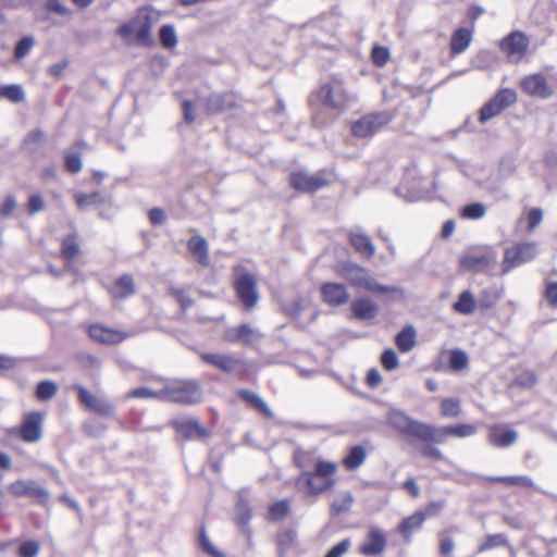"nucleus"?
<instances>
[{
  "instance_id": "nucleus-1",
  "label": "nucleus",
  "mask_w": 557,
  "mask_h": 557,
  "mask_svg": "<svg viewBox=\"0 0 557 557\" xmlns=\"http://www.w3.org/2000/svg\"><path fill=\"white\" fill-rule=\"evenodd\" d=\"M335 471V463L329 461H317L313 465V471H305L297 479L296 486L299 491L308 495L323 493L333 485Z\"/></svg>"
},
{
  "instance_id": "nucleus-2",
  "label": "nucleus",
  "mask_w": 557,
  "mask_h": 557,
  "mask_svg": "<svg viewBox=\"0 0 557 557\" xmlns=\"http://www.w3.org/2000/svg\"><path fill=\"white\" fill-rule=\"evenodd\" d=\"M202 399V389L196 381H171L164 386V401L195 405Z\"/></svg>"
},
{
  "instance_id": "nucleus-3",
  "label": "nucleus",
  "mask_w": 557,
  "mask_h": 557,
  "mask_svg": "<svg viewBox=\"0 0 557 557\" xmlns=\"http://www.w3.org/2000/svg\"><path fill=\"white\" fill-rule=\"evenodd\" d=\"M350 285L360 287L370 293L391 294L394 297L403 298L404 292L397 286H386L377 283L370 270L358 264L350 263Z\"/></svg>"
},
{
  "instance_id": "nucleus-4",
  "label": "nucleus",
  "mask_w": 557,
  "mask_h": 557,
  "mask_svg": "<svg viewBox=\"0 0 557 557\" xmlns=\"http://www.w3.org/2000/svg\"><path fill=\"white\" fill-rule=\"evenodd\" d=\"M234 288L246 310L253 309L259 301V292L255 276L240 269L236 271Z\"/></svg>"
},
{
  "instance_id": "nucleus-5",
  "label": "nucleus",
  "mask_w": 557,
  "mask_h": 557,
  "mask_svg": "<svg viewBox=\"0 0 557 557\" xmlns=\"http://www.w3.org/2000/svg\"><path fill=\"white\" fill-rule=\"evenodd\" d=\"M388 423L401 433L426 442L430 424L414 420L400 410H392L387 416Z\"/></svg>"
},
{
  "instance_id": "nucleus-6",
  "label": "nucleus",
  "mask_w": 557,
  "mask_h": 557,
  "mask_svg": "<svg viewBox=\"0 0 557 557\" xmlns=\"http://www.w3.org/2000/svg\"><path fill=\"white\" fill-rule=\"evenodd\" d=\"M478 432L475 424L460 423L436 426L430 424L426 443L444 444L449 437L466 438Z\"/></svg>"
},
{
  "instance_id": "nucleus-7",
  "label": "nucleus",
  "mask_w": 557,
  "mask_h": 557,
  "mask_svg": "<svg viewBox=\"0 0 557 557\" xmlns=\"http://www.w3.org/2000/svg\"><path fill=\"white\" fill-rule=\"evenodd\" d=\"M539 253L535 243H522L505 250L502 273L507 274L512 269L533 260Z\"/></svg>"
},
{
  "instance_id": "nucleus-8",
  "label": "nucleus",
  "mask_w": 557,
  "mask_h": 557,
  "mask_svg": "<svg viewBox=\"0 0 557 557\" xmlns=\"http://www.w3.org/2000/svg\"><path fill=\"white\" fill-rule=\"evenodd\" d=\"M389 121L391 116L386 112L368 114L350 125V133L357 137L372 136Z\"/></svg>"
},
{
  "instance_id": "nucleus-9",
  "label": "nucleus",
  "mask_w": 557,
  "mask_h": 557,
  "mask_svg": "<svg viewBox=\"0 0 557 557\" xmlns=\"http://www.w3.org/2000/svg\"><path fill=\"white\" fill-rule=\"evenodd\" d=\"M529 46L528 38L523 33L513 32L500 42V50L511 63H518L527 53Z\"/></svg>"
},
{
  "instance_id": "nucleus-10",
  "label": "nucleus",
  "mask_w": 557,
  "mask_h": 557,
  "mask_svg": "<svg viewBox=\"0 0 557 557\" xmlns=\"http://www.w3.org/2000/svg\"><path fill=\"white\" fill-rule=\"evenodd\" d=\"M150 30L149 16L146 13H139L135 18L119 28V35L125 39L135 38L145 41L150 35Z\"/></svg>"
},
{
  "instance_id": "nucleus-11",
  "label": "nucleus",
  "mask_w": 557,
  "mask_h": 557,
  "mask_svg": "<svg viewBox=\"0 0 557 557\" xmlns=\"http://www.w3.org/2000/svg\"><path fill=\"white\" fill-rule=\"evenodd\" d=\"M44 416L40 412H29L24 416L18 429L21 438L26 443H37L42 437Z\"/></svg>"
},
{
  "instance_id": "nucleus-12",
  "label": "nucleus",
  "mask_w": 557,
  "mask_h": 557,
  "mask_svg": "<svg viewBox=\"0 0 557 557\" xmlns=\"http://www.w3.org/2000/svg\"><path fill=\"white\" fill-rule=\"evenodd\" d=\"M171 424L175 431L186 440H206L211 435V432L201 426L196 418H176Z\"/></svg>"
},
{
  "instance_id": "nucleus-13",
  "label": "nucleus",
  "mask_w": 557,
  "mask_h": 557,
  "mask_svg": "<svg viewBox=\"0 0 557 557\" xmlns=\"http://www.w3.org/2000/svg\"><path fill=\"white\" fill-rule=\"evenodd\" d=\"M289 184L299 191L313 193L327 185V180L322 174L295 172L289 176Z\"/></svg>"
},
{
  "instance_id": "nucleus-14",
  "label": "nucleus",
  "mask_w": 557,
  "mask_h": 557,
  "mask_svg": "<svg viewBox=\"0 0 557 557\" xmlns=\"http://www.w3.org/2000/svg\"><path fill=\"white\" fill-rule=\"evenodd\" d=\"M386 544L387 539L385 533L377 528H372L367 533V536L363 543L360 545L359 550L367 557H374L381 555L384 552Z\"/></svg>"
},
{
  "instance_id": "nucleus-15",
  "label": "nucleus",
  "mask_w": 557,
  "mask_h": 557,
  "mask_svg": "<svg viewBox=\"0 0 557 557\" xmlns=\"http://www.w3.org/2000/svg\"><path fill=\"white\" fill-rule=\"evenodd\" d=\"M318 96L324 104L333 109H341L346 103V94L343 83L339 81H332L329 85L323 86Z\"/></svg>"
},
{
  "instance_id": "nucleus-16",
  "label": "nucleus",
  "mask_w": 557,
  "mask_h": 557,
  "mask_svg": "<svg viewBox=\"0 0 557 557\" xmlns=\"http://www.w3.org/2000/svg\"><path fill=\"white\" fill-rule=\"evenodd\" d=\"M10 494L14 496H30L40 499H48L49 493L39 486L35 481L18 480L11 483L8 487Z\"/></svg>"
},
{
  "instance_id": "nucleus-17",
  "label": "nucleus",
  "mask_w": 557,
  "mask_h": 557,
  "mask_svg": "<svg viewBox=\"0 0 557 557\" xmlns=\"http://www.w3.org/2000/svg\"><path fill=\"white\" fill-rule=\"evenodd\" d=\"M350 246L366 260L371 259L376 252V247L371 237L359 230L350 231Z\"/></svg>"
},
{
  "instance_id": "nucleus-18",
  "label": "nucleus",
  "mask_w": 557,
  "mask_h": 557,
  "mask_svg": "<svg viewBox=\"0 0 557 557\" xmlns=\"http://www.w3.org/2000/svg\"><path fill=\"white\" fill-rule=\"evenodd\" d=\"M521 87L527 94L543 99L550 97L553 94V90L547 85L546 78L542 74L525 76L521 82Z\"/></svg>"
},
{
  "instance_id": "nucleus-19",
  "label": "nucleus",
  "mask_w": 557,
  "mask_h": 557,
  "mask_svg": "<svg viewBox=\"0 0 557 557\" xmlns=\"http://www.w3.org/2000/svg\"><path fill=\"white\" fill-rule=\"evenodd\" d=\"M89 336L102 344H119L126 339L129 334L119 330L108 329L101 324H94L89 326Z\"/></svg>"
},
{
  "instance_id": "nucleus-20",
  "label": "nucleus",
  "mask_w": 557,
  "mask_h": 557,
  "mask_svg": "<svg viewBox=\"0 0 557 557\" xmlns=\"http://www.w3.org/2000/svg\"><path fill=\"white\" fill-rule=\"evenodd\" d=\"M78 396L82 404L100 414L111 416L114 412V407L109 401L95 396L84 387H78Z\"/></svg>"
},
{
  "instance_id": "nucleus-21",
  "label": "nucleus",
  "mask_w": 557,
  "mask_h": 557,
  "mask_svg": "<svg viewBox=\"0 0 557 557\" xmlns=\"http://www.w3.org/2000/svg\"><path fill=\"white\" fill-rule=\"evenodd\" d=\"M262 337L258 330L250 327L247 324L239 325L226 331L224 338L230 343H245L251 344Z\"/></svg>"
},
{
  "instance_id": "nucleus-22",
  "label": "nucleus",
  "mask_w": 557,
  "mask_h": 557,
  "mask_svg": "<svg viewBox=\"0 0 557 557\" xmlns=\"http://www.w3.org/2000/svg\"><path fill=\"white\" fill-rule=\"evenodd\" d=\"M517 438V431L512 429H503L499 425L491 426L487 435L490 444L500 448L511 446Z\"/></svg>"
},
{
  "instance_id": "nucleus-23",
  "label": "nucleus",
  "mask_w": 557,
  "mask_h": 557,
  "mask_svg": "<svg viewBox=\"0 0 557 557\" xmlns=\"http://www.w3.org/2000/svg\"><path fill=\"white\" fill-rule=\"evenodd\" d=\"M200 358L226 373L234 372L240 363L239 359L230 355L201 352Z\"/></svg>"
},
{
  "instance_id": "nucleus-24",
  "label": "nucleus",
  "mask_w": 557,
  "mask_h": 557,
  "mask_svg": "<svg viewBox=\"0 0 557 557\" xmlns=\"http://www.w3.org/2000/svg\"><path fill=\"white\" fill-rule=\"evenodd\" d=\"M324 301L331 306L343 305L347 299V292L344 284L325 283L321 287Z\"/></svg>"
},
{
  "instance_id": "nucleus-25",
  "label": "nucleus",
  "mask_w": 557,
  "mask_h": 557,
  "mask_svg": "<svg viewBox=\"0 0 557 557\" xmlns=\"http://www.w3.org/2000/svg\"><path fill=\"white\" fill-rule=\"evenodd\" d=\"M187 248L199 264L203 267L210 264L209 245L205 237L200 235L193 236L187 243Z\"/></svg>"
},
{
  "instance_id": "nucleus-26",
  "label": "nucleus",
  "mask_w": 557,
  "mask_h": 557,
  "mask_svg": "<svg viewBox=\"0 0 557 557\" xmlns=\"http://www.w3.org/2000/svg\"><path fill=\"white\" fill-rule=\"evenodd\" d=\"M496 262L497 257L493 252L484 255H466L460 259V263L465 269L473 271H482Z\"/></svg>"
},
{
  "instance_id": "nucleus-27",
  "label": "nucleus",
  "mask_w": 557,
  "mask_h": 557,
  "mask_svg": "<svg viewBox=\"0 0 557 557\" xmlns=\"http://www.w3.org/2000/svg\"><path fill=\"white\" fill-rule=\"evenodd\" d=\"M425 521V515L422 511H417L413 515L405 518L397 527V532L403 535L405 541L409 542L412 534L420 530Z\"/></svg>"
},
{
  "instance_id": "nucleus-28",
  "label": "nucleus",
  "mask_w": 557,
  "mask_h": 557,
  "mask_svg": "<svg viewBox=\"0 0 557 557\" xmlns=\"http://www.w3.org/2000/svg\"><path fill=\"white\" fill-rule=\"evenodd\" d=\"M355 317L359 320H372L379 313L377 305L369 298L356 299L351 305Z\"/></svg>"
},
{
  "instance_id": "nucleus-29",
  "label": "nucleus",
  "mask_w": 557,
  "mask_h": 557,
  "mask_svg": "<svg viewBox=\"0 0 557 557\" xmlns=\"http://www.w3.org/2000/svg\"><path fill=\"white\" fill-rule=\"evenodd\" d=\"M472 40V33L468 28H458L451 36L450 52L453 55L462 53Z\"/></svg>"
},
{
  "instance_id": "nucleus-30",
  "label": "nucleus",
  "mask_w": 557,
  "mask_h": 557,
  "mask_svg": "<svg viewBox=\"0 0 557 557\" xmlns=\"http://www.w3.org/2000/svg\"><path fill=\"white\" fill-rule=\"evenodd\" d=\"M417 333L412 325L405 326L395 337L397 348L403 352H409L417 343Z\"/></svg>"
},
{
  "instance_id": "nucleus-31",
  "label": "nucleus",
  "mask_w": 557,
  "mask_h": 557,
  "mask_svg": "<svg viewBox=\"0 0 557 557\" xmlns=\"http://www.w3.org/2000/svg\"><path fill=\"white\" fill-rule=\"evenodd\" d=\"M114 298L123 299L134 294V281L131 275H123L116 280L111 289Z\"/></svg>"
},
{
  "instance_id": "nucleus-32",
  "label": "nucleus",
  "mask_w": 557,
  "mask_h": 557,
  "mask_svg": "<svg viewBox=\"0 0 557 557\" xmlns=\"http://www.w3.org/2000/svg\"><path fill=\"white\" fill-rule=\"evenodd\" d=\"M240 398L249 403L251 406H253L256 409H258L263 416L268 418H273V412L267 405V403L256 393L243 389L239 392Z\"/></svg>"
},
{
  "instance_id": "nucleus-33",
  "label": "nucleus",
  "mask_w": 557,
  "mask_h": 557,
  "mask_svg": "<svg viewBox=\"0 0 557 557\" xmlns=\"http://www.w3.org/2000/svg\"><path fill=\"white\" fill-rule=\"evenodd\" d=\"M503 289L496 285L485 287L479 297V306L484 309L492 308L502 297Z\"/></svg>"
},
{
  "instance_id": "nucleus-34",
  "label": "nucleus",
  "mask_w": 557,
  "mask_h": 557,
  "mask_svg": "<svg viewBox=\"0 0 557 557\" xmlns=\"http://www.w3.org/2000/svg\"><path fill=\"white\" fill-rule=\"evenodd\" d=\"M487 480L491 482H502L521 487H534L536 491L542 492L535 486L534 481L528 475L490 476Z\"/></svg>"
},
{
  "instance_id": "nucleus-35",
  "label": "nucleus",
  "mask_w": 557,
  "mask_h": 557,
  "mask_svg": "<svg viewBox=\"0 0 557 557\" xmlns=\"http://www.w3.org/2000/svg\"><path fill=\"white\" fill-rule=\"evenodd\" d=\"M456 312L461 314H471L475 310V299L470 290H463L458 300L453 305Z\"/></svg>"
},
{
  "instance_id": "nucleus-36",
  "label": "nucleus",
  "mask_w": 557,
  "mask_h": 557,
  "mask_svg": "<svg viewBox=\"0 0 557 557\" xmlns=\"http://www.w3.org/2000/svg\"><path fill=\"white\" fill-rule=\"evenodd\" d=\"M233 106V98L227 95L214 94L209 97L207 109L211 113H219Z\"/></svg>"
},
{
  "instance_id": "nucleus-37",
  "label": "nucleus",
  "mask_w": 557,
  "mask_h": 557,
  "mask_svg": "<svg viewBox=\"0 0 557 557\" xmlns=\"http://www.w3.org/2000/svg\"><path fill=\"white\" fill-rule=\"evenodd\" d=\"M461 412L460 399L456 397L444 398L441 401V414L445 418H456Z\"/></svg>"
},
{
  "instance_id": "nucleus-38",
  "label": "nucleus",
  "mask_w": 557,
  "mask_h": 557,
  "mask_svg": "<svg viewBox=\"0 0 557 557\" xmlns=\"http://www.w3.org/2000/svg\"><path fill=\"white\" fill-rule=\"evenodd\" d=\"M486 207L482 202H472L462 207L460 216L467 220H479L485 216Z\"/></svg>"
},
{
  "instance_id": "nucleus-39",
  "label": "nucleus",
  "mask_w": 557,
  "mask_h": 557,
  "mask_svg": "<svg viewBox=\"0 0 557 557\" xmlns=\"http://www.w3.org/2000/svg\"><path fill=\"white\" fill-rule=\"evenodd\" d=\"M24 90L21 85H2L0 99L5 98L11 102L18 103L24 100Z\"/></svg>"
},
{
  "instance_id": "nucleus-40",
  "label": "nucleus",
  "mask_w": 557,
  "mask_h": 557,
  "mask_svg": "<svg viewBox=\"0 0 557 557\" xmlns=\"http://www.w3.org/2000/svg\"><path fill=\"white\" fill-rule=\"evenodd\" d=\"M79 244L75 234H72L62 242V256L66 260L74 259L79 253Z\"/></svg>"
},
{
  "instance_id": "nucleus-41",
  "label": "nucleus",
  "mask_w": 557,
  "mask_h": 557,
  "mask_svg": "<svg viewBox=\"0 0 557 557\" xmlns=\"http://www.w3.org/2000/svg\"><path fill=\"white\" fill-rule=\"evenodd\" d=\"M508 544L507 536L503 533L487 535L485 541L478 547V553H484Z\"/></svg>"
},
{
  "instance_id": "nucleus-42",
  "label": "nucleus",
  "mask_w": 557,
  "mask_h": 557,
  "mask_svg": "<svg viewBox=\"0 0 557 557\" xmlns=\"http://www.w3.org/2000/svg\"><path fill=\"white\" fill-rule=\"evenodd\" d=\"M493 100L499 106V108L504 111L513 104L517 100V94L512 89L505 88L498 91Z\"/></svg>"
},
{
  "instance_id": "nucleus-43",
  "label": "nucleus",
  "mask_w": 557,
  "mask_h": 557,
  "mask_svg": "<svg viewBox=\"0 0 557 557\" xmlns=\"http://www.w3.org/2000/svg\"><path fill=\"white\" fill-rule=\"evenodd\" d=\"M468 356L463 350L454 349L449 355V367L451 370L460 371L468 366Z\"/></svg>"
},
{
  "instance_id": "nucleus-44",
  "label": "nucleus",
  "mask_w": 557,
  "mask_h": 557,
  "mask_svg": "<svg viewBox=\"0 0 557 557\" xmlns=\"http://www.w3.org/2000/svg\"><path fill=\"white\" fill-rule=\"evenodd\" d=\"M58 392V385L52 381H42L37 385L36 396L41 400L52 398Z\"/></svg>"
},
{
  "instance_id": "nucleus-45",
  "label": "nucleus",
  "mask_w": 557,
  "mask_h": 557,
  "mask_svg": "<svg viewBox=\"0 0 557 557\" xmlns=\"http://www.w3.org/2000/svg\"><path fill=\"white\" fill-rule=\"evenodd\" d=\"M35 45V40L32 36H25L23 37L15 46V49H14V58L16 60H22L24 59L26 55H28V53L30 52V50L33 49Z\"/></svg>"
},
{
  "instance_id": "nucleus-46",
  "label": "nucleus",
  "mask_w": 557,
  "mask_h": 557,
  "mask_svg": "<svg viewBox=\"0 0 557 557\" xmlns=\"http://www.w3.org/2000/svg\"><path fill=\"white\" fill-rule=\"evenodd\" d=\"M503 110L499 108V106L493 100V98L486 102L480 110L479 121L481 123H485L488 120L493 119L494 116L502 113Z\"/></svg>"
},
{
  "instance_id": "nucleus-47",
  "label": "nucleus",
  "mask_w": 557,
  "mask_h": 557,
  "mask_svg": "<svg viewBox=\"0 0 557 557\" xmlns=\"http://www.w3.org/2000/svg\"><path fill=\"white\" fill-rule=\"evenodd\" d=\"M368 456V449L364 445L350 447V470L361 466Z\"/></svg>"
},
{
  "instance_id": "nucleus-48",
  "label": "nucleus",
  "mask_w": 557,
  "mask_h": 557,
  "mask_svg": "<svg viewBox=\"0 0 557 557\" xmlns=\"http://www.w3.org/2000/svg\"><path fill=\"white\" fill-rule=\"evenodd\" d=\"M159 36L164 48H174L177 44L176 33L172 25H163Z\"/></svg>"
},
{
  "instance_id": "nucleus-49",
  "label": "nucleus",
  "mask_w": 557,
  "mask_h": 557,
  "mask_svg": "<svg viewBox=\"0 0 557 557\" xmlns=\"http://www.w3.org/2000/svg\"><path fill=\"white\" fill-rule=\"evenodd\" d=\"M74 199H75L76 205L81 209H84V208L92 206V205H97L102 201L99 193H92V194L75 193Z\"/></svg>"
},
{
  "instance_id": "nucleus-50",
  "label": "nucleus",
  "mask_w": 557,
  "mask_h": 557,
  "mask_svg": "<svg viewBox=\"0 0 557 557\" xmlns=\"http://www.w3.org/2000/svg\"><path fill=\"white\" fill-rule=\"evenodd\" d=\"M128 397L133 398H156L164 401V387L160 391H153L148 387H139L129 392Z\"/></svg>"
},
{
  "instance_id": "nucleus-51",
  "label": "nucleus",
  "mask_w": 557,
  "mask_h": 557,
  "mask_svg": "<svg viewBox=\"0 0 557 557\" xmlns=\"http://www.w3.org/2000/svg\"><path fill=\"white\" fill-rule=\"evenodd\" d=\"M289 512V505L286 500H281L270 507L269 516L273 520H281Z\"/></svg>"
},
{
  "instance_id": "nucleus-52",
  "label": "nucleus",
  "mask_w": 557,
  "mask_h": 557,
  "mask_svg": "<svg viewBox=\"0 0 557 557\" xmlns=\"http://www.w3.org/2000/svg\"><path fill=\"white\" fill-rule=\"evenodd\" d=\"M381 362H382V366L387 371L395 370L399 364L397 354L393 349H386L383 351V354L381 356Z\"/></svg>"
},
{
  "instance_id": "nucleus-53",
  "label": "nucleus",
  "mask_w": 557,
  "mask_h": 557,
  "mask_svg": "<svg viewBox=\"0 0 557 557\" xmlns=\"http://www.w3.org/2000/svg\"><path fill=\"white\" fill-rule=\"evenodd\" d=\"M39 544L35 541L23 542L18 547L20 557H36L39 553Z\"/></svg>"
},
{
  "instance_id": "nucleus-54",
  "label": "nucleus",
  "mask_w": 557,
  "mask_h": 557,
  "mask_svg": "<svg viewBox=\"0 0 557 557\" xmlns=\"http://www.w3.org/2000/svg\"><path fill=\"white\" fill-rule=\"evenodd\" d=\"M17 207V201L13 195L5 196L3 202L0 205V218H9Z\"/></svg>"
},
{
  "instance_id": "nucleus-55",
  "label": "nucleus",
  "mask_w": 557,
  "mask_h": 557,
  "mask_svg": "<svg viewBox=\"0 0 557 557\" xmlns=\"http://www.w3.org/2000/svg\"><path fill=\"white\" fill-rule=\"evenodd\" d=\"M543 210L540 208H532L527 215L528 231L533 232L537 225L543 221Z\"/></svg>"
},
{
  "instance_id": "nucleus-56",
  "label": "nucleus",
  "mask_w": 557,
  "mask_h": 557,
  "mask_svg": "<svg viewBox=\"0 0 557 557\" xmlns=\"http://www.w3.org/2000/svg\"><path fill=\"white\" fill-rule=\"evenodd\" d=\"M389 59V50L385 47H374L372 50L373 63L377 66H384Z\"/></svg>"
},
{
  "instance_id": "nucleus-57",
  "label": "nucleus",
  "mask_w": 557,
  "mask_h": 557,
  "mask_svg": "<svg viewBox=\"0 0 557 557\" xmlns=\"http://www.w3.org/2000/svg\"><path fill=\"white\" fill-rule=\"evenodd\" d=\"M171 295L178 301L182 310H187L193 306V299L183 289L171 288Z\"/></svg>"
},
{
  "instance_id": "nucleus-58",
  "label": "nucleus",
  "mask_w": 557,
  "mask_h": 557,
  "mask_svg": "<svg viewBox=\"0 0 557 557\" xmlns=\"http://www.w3.org/2000/svg\"><path fill=\"white\" fill-rule=\"evenodd\" d=\"M297 534L293 530L283 531L277 535V544L281 549H287L295 541Z\"/></svg>"
},
{
  "instance_id": "nucleus-59",
  "label": "nucleus",
  "mask_w": 557,
  "mask_h": 557,
  "mask_svg": "<svg viewBox=\"0 0 557 557\" xmlns=\"http://www.w3.org/2000/svg\"><path fill=\"white\" fill-rule=\"evenodd\" d=\"M44 209H45L44 198L38 194L30 195L29 199H28V207H27L28 213L30 215H33L37 212L42 211Z\"/></svg>"
},
{
  "instance_id": "nucleus-60",
  "label": "nucleus",
  "mask_w": 557,
  "mask_h": 557,
  "mask_svg": "<svg viewBox=\"0 0 557 557\" xmlns=\"http://www.w3.org/2000/svg\"><path fill=\"white\" fill-rule=\"evenodd\" d=\"M66 169L72 173H77L82 170V159L78 153L71 152L65 156Z\"/></svg>"
},
{
  "instance_id": "nucleus-61",
  "label": "nucleus",
  "mask_w": 557,
  "mask_h": 557,
  "mask_svg": "<svg viewBox=\"0 0 557 557\" xmlns=\"http://www.w3.org/2000/svg\"><path fill=\"white\" fill-rule=\"evenodd\" d=\"M515 383L521 387H532L536 383V376L532 371H524L517 375Z\"/></svg>"
},
{
  "instance_id": "nucleus-62",
  "label": "nucleus",
  "mask_w": 557,
  "mask_h": 557,
  "mask_svg": "<svg viewBox=\"0 0 557 557\" xmlns=\"http://www.w3.org/2000/svg\"><path fill=\"white\" fill-rule=\"evenodd\" d=\"M405 186H399L396 189L397 195L403 197L408 202H416L421 200L424 197V193L421 190H409L407 189L406 193H404Z\"/></svg>"
},
{
  "instance_id": "nucleus-63",
  "label": "nucleus",
  "mask_w": 557,
  "mask_h": 557,
  "mask_svg": "<svg viewBox=\"0 0 557 557\" xmlns=\"http://www.w3.org/2000/svg\"><path fill=\"white\" fill-rule=\"evenodd\" d=\"M199 541L202 549L207 552L209 555H211L212 557H223V554L212 545V543L210 542L209 537L206 535L205 532L200 533Z\"/></svg>"
},
{
  "instance_id": "nucleus-64",
  "label": "nucleus",
  "mask_w": 557,
  "mask_h": 557,
  "mask_svg": "<svg viewBox=\"0 0 557 557\" xmlns=\"http://www.w3.org/2000/svg\"><path fill=\"white\" fill-rule=\"evenodd\" d=\"M545 297L549 305L557 307V282H548L546 284Z\"/></svg>"
}]
</instances>
